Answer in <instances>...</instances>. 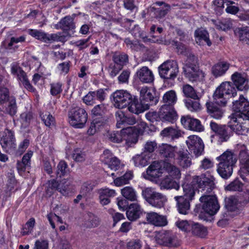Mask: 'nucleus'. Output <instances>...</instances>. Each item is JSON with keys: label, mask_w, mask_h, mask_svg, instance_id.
Here are the masks:
<instances>
[{"label": "nucleus", "mask_w": 249, "mask_h": 249, "mask_svg": "<svg viewBox=\"0 0 249 249\" xmlns=\"http://www.w3.org/2000/svg\"><path fill=\"white\" fill-rule=\"evenodd\" d=\"M192 183L193 185H197L199 189L206 191L199 198L203 211L211 215L215 214L220 206L216 197L209 194L215 186L214 178L213 177L207 178L203 175L195 176Z\"/></svg>", "instance_id": "obj_1"}, {"label": "nucleus", "mask_w": 249, "mask_h": 249, "mask_svg": "<svg viewBox=\"0 0 249 249\" xmlns=\"http://www.w3.org/2000/svg\"><path fill=\"white\" fill-rule=\"evenodd\" d=\"M216 160L219 161L217 169L219 175L224 179L230 178L232 174L233 167L237 161V156L231 151L227 150L217 157Z\"/></svg>", "instance_id": "obj_2"}, {"label": "nucleus", "mask_w": 249, "mask_h": 249, "mask_svg": "<svg viewBox=\"0 0 249 249\" xmlns=\"http://www.w3.org/2000/svg\"><path fill=\"white\" fill-rule=\"evenodd\" d=\"M164 171H166L173 178H180V171L177 167L169 162L162 161L153 162L146 170V175L154 178H159Z\"/></svg>", "instance_id": "obj_3"}, {"label": "nucleus", "mask_w": 249, "mask_h": 249, "mask_svg": "<svg viewBox=\"0 0 249 249\" xmlns=\"http://www.w3.org/2000/svg\"><path fill=\"white\" fill-rule=\"evenodd\" d=\"M184 195L174 197L177 202V208L178 213L182 214H187L190 209V201L194 198L195 189L193 185H183Z\"/></svg>", "instance_id": "obj_4"}, {"label": "nucleus", "mask_w": 249, "mask_h": 249, "mask_svg": "<svg viewBox=\"0 0 249 249\" xmlns=\"http://www.w3.org/2000/svg\"><path fill=\"white\" fill-rule=\"evenodd\" d=\"M237 95V89L232 82H224L219 86L214 91L213 97L217 103L223 106L227 103V99L233 98Z\"/></svg>", "instance_id": "obj_5"}, {"label": "nucleus", "mask_w": 249, "mask_h": 249, "mask_svg": "<svg viewBox=\"0 0 249 249\" xmlns=\"http://www.w3.org/2000/svg\"><path fill=\"white\" fill-rule=\"evenodd\" d=\"M142 195L150 205L157 208L163 207L167 200L165 196L155 191L151 187L143 188Z\"/></svg>", "instance_id": "obj_6"}, {"label": "nucleus", "mask_w": 249, "mask_h": 249, "mask_svg": "<svg viewBox=\"0 0 249 249\" xmlns=\"http://www.w3.org/2000/svg\"><path fill=\"white\" fill-rule=\"evenodd\" d=\"M233 112L229 116L234 121H240L246 117L245 113L249 109V101L243 95L241 94L238 100L232 102Z\"/></svg>", "instance_id": "obj_7"}, {"label": "nucleus", "mask_w": 249, "mask_h": 249, "mask_svg": "<svg viewBox=\"0 0 249 249\" xmlns=\"http://www.w3.org/2000/svg\"><path fill=\"white\" fill-rule=\"evenodd\" d=\"M68 115L70 124L72 126L76 128H82L85 126L88 114L84 109L80 107L72 108L69 112Z\"/></svg>", "instance_id": "obj_8"}, {"label": "nucleus", "mask_w": 249, "mask_h": 249, "mask_svg": "<svg viewBox=\"0 0 249 249\" xmlns=\"http://www.w3.org/2000/svg\"><path fill=\"white\" fill-rule=\"evenodd\" d=\"M158 69L160 77L166 79H174L179 72L178 63L172 60L165 61Z\"/></svg>", "instance_id": "obj_9"}, {"label": "nucleus", "mask_w": 249, "mask_h": 249, "mask_svg": "<svg viewBox=\"0 0 249 249\" xmlns=\"http://www.w3.org/2000/svg\"><path fill=\"white\" fill-rule=\"evenodd\" d=\"M156 242L161 246L167 247H176L179 243L176 235L170 231H161L155 236Z\"/></svg>", "instance_id": "obj_10"}, {"label": "nucleus", "mask_w": 249, "mask_h": 249, "mask_svg": "<svg viewBox=\"0 0 249 249\" xmlns=\"http://www.w3.org/2000/svg\"><path fill=\"white\" fill-rule=\"evenodd\" d=\"M113 102L115 107L123 108L131 103L132 96L126 90H118L112 94Z\"/></svg>", "instance_id": "obj_11"}, {"label": "nucleus", "mask_w": 249, "mask_h": 249, "mask_svg": "<svg viewBox=\"0 0 249 249\" xmlns=\"http://www.w3.org/2000/svg\"><path fill=\"white\" fill-rule=\"evenodd\" d=\"M15 140L13 133L6 129L0 134V143L3 150L9 154L13 153L16 149Z\"/></svg>", "instance_id": "obj_12"}, {"label": "nucleus", "mask_w": 249, "mask_h": 249, "mask_svg": "<svg viewBox=\"0 0 249 249\" xmlns=\"http://www.w3.org/2000/svg\"><path fill=\"white\" fill-rule=\"evenodd\" d=\"M210 125L221 142L227 141L231 135L229 125L218 124L214 122H211Z\"/></svg>", "instance_id": "obj_13"}, {"label": "nucleus", "mask_w": 249, "mask_h": 249, "mask_svg": "<svg viewBox=\"0 0 249 249\" xmlns=\"http://www.w3.org/2000/svg\"><path fill=\"white\" fill-rule=\"evenodd\" d=\"M189 150L194 153L196 156L202 154L204 148L202 140L196 135H191L188 137L186 142Z\"/></svg>", "instance_id": "obj_14"}, {"label": "nucleus", "mask_w": 249, "mask_h": 249, "mask_svg": "<svg viewBox=\"0 0 249 249\" xmlns=\"http://www.w3.org/2000/svg\"><path fill=\"white\" fill-rule=\"evenodd\" d=\"M231 79L237 89L241 91H246L249 89V79L245 73L235 72L231 75Z\"/></svg>", "instance_id": "obj_15"}, {"label": "nucleus", "mask_w": 249, "mask_h": 249, "mask_svg": "<svg viewBox=\"0 0 249 249\" xmlns=\"http://www.w3.org/2000/svg\"><path fill=\"white\" fill-rule=\"evenodd\" d=\"M185 77L192 82H200L204 80L206 74L196 67H187L183 70Z\"/></svg>", "instance_id": "obj_16"}, {"label": "nucleus", "mask_w": 249, "mask_h": 249, "mask_svg": "<svg viewBox=\"0 0 249 249\" xmlns=\"http://www.w3.org/2000/svg\"><path fill=\"white\" fill-rule=\"evenodd\" d=\"M72 182V179L71 178H64L60 181V183H58L55 180L53 179L49 181L47 192L48 193L50 189L52 190H58L63 195H66L68 194V187Z\"/></svg>", "instance_id": "obj_17"}, {"label": "nucleus", "mask_w": 249, "mask_h": 249, "mask_svg": "<svg viewBox=\"0 0 249 249\" xmlns=\"http://www.w3.org/2000/svg\"><path fill=\"white\" fill-rule=\"evenodd\" d=\"M160 119L162 121L174 123L178 119V114L174 107L162 105L160 110Z\"/></svg>", "instance_id": "obj_18"}, {"label": "nucleus", "mask_w": 249, "mask_h": 249, "mask_svg": "<svg viewBox=\"0 0 249 249\" xmlns=\"http://www.w3.org/2000/svg\"><path fill=\"white\" fill-rule=\"evenodd\" d=\"M180 121L185 128L190 130L198 132L204 130V127L199 120L192 118L188 115L182 116Z\"/></svg>", "instance_id": "obj_19"}, {"label": "nucleus", "mask_w": 249, "mask_h": 249, "mask_svg": "<svg viewBox=\"0 0 249 249\" xmlns=\"http://www.w3.org/2000/svg\"><path fill=\"white\" fill-rule=\"evenodd\" d=\"M11 72L14 75H16L23 86L28 90L32 92L35 91V89L31 85L28 79L26 73L19 67L13 65L11 67Z\"/></svg>", "instance_id": "obj_20"}, {"label": "nucleus", "mask_w": 249, "mask_h": 249, "mask_svg": "<svg viewBox=\"0 0 249 249\" xmlns=\"http://www.w3.org/2000/svg\"><path fill=\"white\" fill-rule=\"evenodd\" d=\"M155 91L147 87H142L140 90V100L142 103L144 105L146 103L149 105V107L150 105L155 104L158 100L155 97Z\"/></svg>", "instance_id": "obj_21"}, {"label": "nucleus", "mask_w": 249, "mask_h": 249, "mask_svg": "<svg viewBox=\"0 0 249 249\" xmlns=\"http://www.w3.org/2000/svg\"><path fill=\"white\" fill-rule=\"evenodd\" d=\"M123 140L125 141L127 145L130 146L135 144L138 140V130L134 127L129 126L122 128Z\"/></svg>", "instance_id": "obj_22"}, {"label": "nucleus", "mask_w": 249, "mask_h": 249, "mask_svg": "<svg viewBox=\"0 0 249 249\" xmlns=\"http://www.w3.org/2000/svg\"><path fill=\"white\" fill-rule=\"evenodd\" d=\"M222 106L220 103L209 102L206 104L207 110L210 116L215 119H221L224 113L225 110L221 107Z\"/></svg>", "instance_id": "obj_23"}, {"label": "nucleus", "mask_w": 249, "mask_h": 249, "mask_svg": "<svg viewBox=\"0 0 249 249\" xmlns=\"http://www.w3.org/2000/svg\"><path fill=\"white\" fill-rule=\"evenodd\" d=\"M230 119L229 125L230 130H232L238 135H246L249 131V128L247 125V122L245 120V117H242L240 121H234L232 118Z\"/></svg>", "instance_id": "obj_24"}, {"label": "nucleus", "mask_w": 249, "mask_h": 249, "mask_svg": "<svg viewBox=\"0 0 249 249\" xmlns=\"http://www.w3.org/2000/svg\"><path fill=\"white\" fill-rule=\"evenodd\" d=\"M236 149L239 151V159L241 168L249 175V155L246 146L244 144H237Z\"/></svg>", "instance_id": "obj_25"}, {"label": "nucleus", "mask_w": 249, "mask_h": 249, "mask_svg": "<svg viewBox=\"0 0 249 249\" xmlns=\"http://www.w3.org/2000/svg\"><path fill=\"white\" fill-rule=\"evenodd\" d=\"M26 37L25 36H12L9 40H6L2 42V45L6 51L13 53L17 50L18 48V45L19 43H22L25 41Z\"/></svg>", "instance_id": "obj_26"}, {"label": "nucleus", "mask_w": 249, "mask_h": 249, "mask_svg": "<svg viewBox=\"0 0 249 249\" xmlns=\"http://www.w3.org/2000/svg\"><path fill=\"white\" fill-rule=\"evenodd\" d=\"M146 218L148 223L156 226L162 227L167 224V221L165 217L160 215L155 212L147 213Z\"/></svg>", "instance_id": "obj_27"}, {"label": "nucleus", "mask_w": 249, "mask_h": 249, "mask_svg": "<svg viewBox=\"0 0 249 249\" xmlns=\"http://www.w3.org/2000/svg\"><path fill=\"white\" fill-rule=\"evenodd\" d=\"M225 207L230 212H239L242 209V206L238 197L230 196L225 199Z\"/></svg>", "instance_id": "obj_28"}, {"label": "nucleus", "mask_w": 249, "mask_h": 249, "mask_svg": "<svg viewBox=\"0 0 249 249\" xmlns=\"http://www.w3.org/2000/svg\"><path fill=\"white\" fill-rule=\"evenodd\" d=\"M160 135L164 138L172 141L178 139L182 136L181 131L178 127L169 126L164 128L160 133Z\"/></svg>", "instance_id": "obj_29"}, {"label": "nucleus", "mask_w": 249, "mask_h": 249, "mask_svg": "<svg viewBox=\"0 0 249 249\" xmlns=\"http://www.w3.org/2000/svg\"><path fill=\"white\" fill-rule=\"evenodd\" d=\"M115 116L117 120L116 126L118 128H122V125H133L136 123V120L134 116H125L122 111H117Z\"/></svg>", "instance_id": "obj_30"}, {"label": "nucleus", "mask_w": 249, "mask_h": 249, "mask_svg": "<svg viewBox=\"0 0 249 249\" xmlns=\"http://www.w3.org/2000/svg\"><path fill=\"white\" fill-rule=\"evenodd\" d=\"M149 104L146 103L144 105L142 103H139L138 99L132 97V100L128 105V110L133 113L139 114L149 108Z\"/></svg>", "instance_id": "obj_31"}, {"label": "nucleus", "mask_w": 249, "mask_h": 249, "mask_svg": "<svg viewBox=\"0 0 249 249\" xmlns=\"http://www.w3.org/2000/svg\"><path fill=\"white\" fill-rule=\"evenodd\" d=\"M137 74L140 80L142 83H151L154 79L153 72L146 66L139 69L137 72Z\"/></svg>", "instance_id": "obj_32"}, {"label": "nucleus", "mask_w": 249, "mask_h": 249, "mask_svg": "<svg viewBox=\"0 0 249 249\" xmlns=\"http://www.w3.org/2000/svg\"><path fill=\"white\" fill-rule=\"evenodd\" d=\"M100 202L102 205L108 204L110 202V197L116 196V192L114 190L109 188L101 189L98 191Z\"/></svg>", "instance_id": "obj_33"}, {"label": "nucleus", "mask_w": 249, "mask_h": 249, "mask_svg": "<svg viewBox=\"0 0 249 249\" xmlns=\"http://www.w3.org/2000/svg\"><path fill=\"white\" fill-rule=\"evenodd\" d=\"M141 213V206L137 203H134L128 206L126 211V216L129 220L133 221L138 219Z\"/></svg>", "instance_id": "obj_34"}, {"label": "nucleus", "mask_w": 249, "mask_h": 249, "mask_svg": "<svg viewBox=\"0 0 249 249\" xmlns=\"http://www.w3.org/2000/svg\"><path fill=\"white\" fill-rule=\"evenodd\" d=\"M230 66V64L227 62H218L212 67V73L215 77L221 76L226 72Z\"/></svg>", "instance_id": "obj_35"}, {"label": "nucleus", "mask_w": 249, "mask_h": 249, "mask_svg": "<svg viewBox=\"0 0 249 249\" xmlns=\"http://www.w3.org/2000/svg\"><path fill=\"white\" fill-rule=\"evenodd\" d=\"M178 162L180 166L183 168H187L191 165V156L187 150L182 149L178 152Z\"/></svg>", "instance_id": "obj_36"}, {"label": "nucleus", "mask_w": 249, "mask_h": 249, "mask_svg": "<svg viewBox=\"0 0 249 249\" xmlns=\"http://www.w3.org/2000/svg\"><path fill=\"white\" fill-rule=\"evenodd\" d=\"M192 235L200 238L205 237L207 234V229L198 223L193 221L190 231Z\"/></svg>", "instance_id": "obj_37"}, {"label": "nucleus", "mask_w": 249, "mask_h": 249, "mask_svg": "<svg viewBox=\"0 0 249 249\" xmlns=\"http://www.w3.org/2000/svg\"><path fill=\"white\" fill-rule=\"evenodd\" d=\"M75 27L73 19L70 16L64 17L56 25L57 29H61L64 31L73 30Z\"/></svg>", "instance_id": "obj_38"}, {"label": "nucleus", "mask_w": 249, "mask_h": 249, "mask_svg": "<svg viewBox=\"0 0 249 249\" xmlns=\"http://www.w3.org/2000/svg\"><path fill=\"white\" fill-rule=\"evenodd\" d=\"M177 101V96L174 90H171L165 93L162 97V105L174 107V106Z\"/></svg>", "instance_id": "obj_39"}, {"label": "nucleus", "mask_w": 249, "mask_h": 249, "mask_svg": "<svg viewBox=\"0 0 249 249\" xmlns=\"http://www.w3.org/2000/svg\"><path fill=\"white\" fill-rule=\"evenodd\" d=\"M159 153L161 156L165 158H174L175 157V147L167 144H162L159 148Z\"/></svg>", "instance_id": "obj_40"}, {"label": "nucleus", "mask_w": 249, "mask_h": 249, "mask_svg": "<svg viewBox=\"0 0 249 249\" xmlns=\"http://www.w3.org/2000/svg\"><path fill=\"white\" fill-rule=\"evenodd\" d=\"M100 224L99 218L92 213H88L85 216L84 226L87 228H93Z\"/></svg>", "instance_id": "obj_41"}, {"label": "nucleus", "mask_w": 249, "mask_h": 249, "mask_svg": "<svg viewBox=\"0 0 249 249\" xmlns=\"http://www.w3.org/2000/svg\"><path fill=\"white\" fill-rule=\"evenodd\" d=\"M122 195L127 200L131 201L137 200L136 191L130 186H126L121 189Z\"/></svg>", "instance_id": "obj_42"}, {"label": "nucleus", "mask_w": 249, "mask_h": 249, "mask_svg": "<svg viewBox=\"0 0 249 249\" xmlns=\"http://www.w3.org/2000/svg\"><path fill=\"white\" fill-rule=\"evenodd\" d=\"M160 187L163 189H175L178 190L179 189V185L173 179L168 177L164 178L160 183Z\"/></svg>", "instance_id": "obj_43"}, {"label": "nucleus", "mask_w": 249, "mask_h": 249, "mask_svg": "<svg viewBox=\"0 0 249 249\" xmlns=\"http://www.w3.org/2000/svg\"><path fill=\"white\" fill-rule=\"evenodd\" d=\"M150 156L145 153H142L141 155H137L134 156L132 160L136 166L143 167L147 165L149 163Z\"/></svg>", "instance_id": "obj_44"}, {"label": "nucleus", "mask_w": 249, "mask_h": 249, "mask_svg": "<svg viewBox=\"0 0 249 249\" xmlns=\"http://www.w3.org/2000/svg\"><path fill=\"white\" fill-rule=\"evenodd\" d=\"M235 33L241 41L249 45V27L238 28L235 31Z\"/></svg>", "instance_id": "obj_45"}, {"label": "nucleus", "mask_w": 249, "mask_h": 249, "mask_svg": "<svg viewBox=\"0 0 249 249\" xmlns=\"http://www.w3.org/2000/svg\"><path fill=\"white\" fill-rule=\"evenodd\" d=\"M133 174L131 171L125 173L123 176L117 178L114 180L115 184L117 186H121L129 183L130 180L132 178Z\"/></svg>", "instance_id": "obj_46"}, {"label": "nucleus", "mask_w": 249, "mask_h": 249, "mask_svg": "<svg viewBox=\"0 0 249 249\" xmlns=\"http://www.w3.org/2000/svg\"><path fill=\"white\" fill-rule=\"evenodd\" d=\"M29 34L33 37H35L38 40H40L44 42H48L49 41L48 35L40 30H37L34 29H30L29 30Z\"/></svg>", "instance_id": "obj_47"}, {"label": "nucleus", "mask_w": 249, "mask_h": 249, "mask_svg": "<svg viewBox=\"0 0 249 249\" xmlns=\"http://www.w3.org/2000/svg\"><path fill=\"white\" fill-rule=\"evenodd\" d=\"M185 55L187 57L186 60L185 62L184 66L183 68L185 70L187 67H196V64L197 63L198 59L191 51L185 53Z\"/></svg>", "instance_id": "obj_48"}, {"label": "nucleus", "mask_w": 249, "mask_h": 249, "mask_svg": "<svg viewBox=\"0 0 249 249\" xmlns=\"http://www.w3.org/2000/svg\"><path fill=\"white\" fill-rule=\"evenodd\" d=\"M112 59L115 63L121 65L122 68L128 62V56L127 54L124 53H116L113 55Z\"/></svg>", "instance_id": "obj_49"}, {"label": "nucleus", "mask_w": 249, "mask_h": 249, "mask_svg": "<svg viewBox=\"0 0 249 249\" xmlns=\"http://www.w3.org/2000/svg\"><path fill=\"white\" fill-rule=\"evenodd\" d=\"M170 8L166 9L156 8L154 7H150L148 9V12L157 18H161L164 17L168 13Z\"/></svg>", "instance_id": "obj_50"}, {"label": "nucleus", "mask_w": 249, "mask_h": 249, "mask_svg": "<svg viewBox=\"0 0 249 249\" xmlns=\"http://www.w3.org/2000/svg\"><path fill=\"white\" fill-rule=\"evenodd\" d=\"M186 107L192 112L197 111L200 109L201 106L198 101L191 99L184 100Z\"/></svg>", "instance_id": "obj_51"}, {"label": "nucleus", "mask_w": 249, "mask_h": 249, "mask_svg": "<svg viewBox=\"0 0 249 249\" xmlns=\"http://www.w3.org/2000/svg\"><path fill=\"white\" fill-rule=\"evenodd\" d=\"M104 124V122L102 120L93 119L87 131L88 134L89 135H94L97 130L99 129L100 127L103 126Z\"/></svg>", "instance_id": "obj_52"}, {"label": "nucleus", "mask_w": 249, "mask_h": 249, "mask_svg": "<svg viewBox=\"0 0 249 249\" xmlns=\"http://www.w3.org/2000/svg\"><path fill=\"white\" fill-rule=\"evenodd\" d=\"M216 28L218 29L222 30L223 31L230 29L232 27L231 20L230 18H226L221 20V21H213Z\"/></svg>", "instance_id": "obj_53"}, {"label": "nucleus", "mask_w": 249, "mask_h": 249, "mask_svg": "<svg viewBox=\"0 0 249 249\" xmlns=\"http://www.w3.org/2000/svg\"><path fill=\"white\" fill-rule=\"evenodd\" d=\"M182 91L184 96L193 99H197L198 96L193 87L189 84H186L182 87Z\"/></svg>", "instance_id": "obj_54"}, {"label": "nucleus", "mask_w": 249, "mask_h": 249, "mask_svg": "<svg viewBox=\"0 0 249 249\" xmlns=\"http://www.w3.org/2000/svg\"><path fill=\"white\" fill-rule=\"evenodd\" d=\"M33 114L31 112H24L20 115V122L21 124V127L26 128L28 126L33 119Z\"/></svg>", "instance_id": "obj_55"}, {"label": "nucleus", "mask_w": 249, "mask_h": 249, "mask_svg": "<svg viewBox=\"0 0 249 249\" xmlns=\"http://www.w3.org/2000/svg\"><path fill=\"white\" fill-rule=\"evenodd\" d=\"M195 35L197 40H204L207 44L210 46L212 44L211 41L209 39V34L206 30H197L195 31Z\"/></svg>", "instance_id": "obj_56"}, {"label": "nucleus", "mask_w": 249, "mask_h": 249, "mask_svg": "<svg viewBox=\"0 0 249 249\" xmlns=\"http://www.w3.org/2000/svg\"><path fill=\"white\" fill-rule=\"evenodd\" d=\"M40 116L46 126L51 127L54 125V118L50 113H41Z\"/></svg>", "instance_id": "obj_57"}, {"label": "nucleus", "mask_w": 249, "mask_h": 249, "mask_svg": "<svg viewBox=\"0 0 249 249\" xmlns=\"http://www.w3.org/2000/svg\"><path fill=\"white\" fill-rule=\"evenodd\" d=\"M124 42L127 47L129 48L132 50L135 51H139L142 50L144 48L143 44H140L137 41L133 42L129 38H126L124 40Z\"/></svg>", "instance_id": "obj_58"}, {"label": "nucleus", "mask_w": 249, "mask_h": 249, "mask_svg": "<svg viewBox=\"0 0 249 249\" xmlns=\"http://www.w3.org/2000/svg\"><path fill=\"white\" fill-rule=\"evenodd\" d=\"M243 184L239 180L235 179L225 187L226 190L230 191H240L242 190Z\"/></svg>", "instance_id": "obj_59"}, {"label": "nucleus", "mask_w": 249, "mask_h": 249, "mask_svg": "<svg viewBox=\"0 0 249 249\" xmlns=\"http://www.w3.org/2000/svg\"><path fill=\"white\" fill-rule=\"evenodd\" d=\"M193 221L187 220H178L176 225L181 230L185 232H190Z\"/></svg>", "instance_id": "obj_60"}, {"label": "nucleus", "mask_w": 249, "mask_h": 249, "mask_svg": "<svg viewBox=\"0 0 249 249\" xmlns=\"http://www.w3.org/2000/svg\"><path fill=\"white\" fill-rule=\"evenodd\" d=\"M107 137L108 139L113 142H121L123 140L122 129L120 132L118 131L111 132L108 133Z\"/></svg>", "instance_id": "obj_61"}, {"label": "nucleus", "mask_w": 249, "mask_h": 249, "mask_svg": "<svg viewBox=\"0 0 249 249\" xmlns=\"http://www.w3.org/2000/svg\"><path fill=\"white\" fill-rule=\"evenodd\" d=\"M35 224V219L34 218H31L26 223L21 231L22 235L28 234L31 233Z\"/></svg>", "instance_id": "obj_62"}, {"label": "nucleus", "mask_w": 249, "mask_h": 249, "mask_svg": "<svg viewBox=\"0 0 249 249\" xmlns=\"http://www.w3.org/2000/svg\"><path fill=\"white\" fill-rule=\"evenodd\" d=\"M122 69L121 65H118L114 62L110 64L108 69L109 75L112 77L116 76Z\"/></svg>", "instance_id": "obj_63"}, {"label": "nucleus", "mask_w": 249, "mask_h": 249, "mask_svg": "<svg viewBox=\"0 0 249 249\" xmlns=\"http://www.w3.org/2000/svg\"><path fill=\"white\" fill-rule=\"evenodd\" d=\"M93 91H89L83 97V102L87 105H93L96 103V98Z\"/></svg>", "instance_id": "obj_64"}]
</instances>
